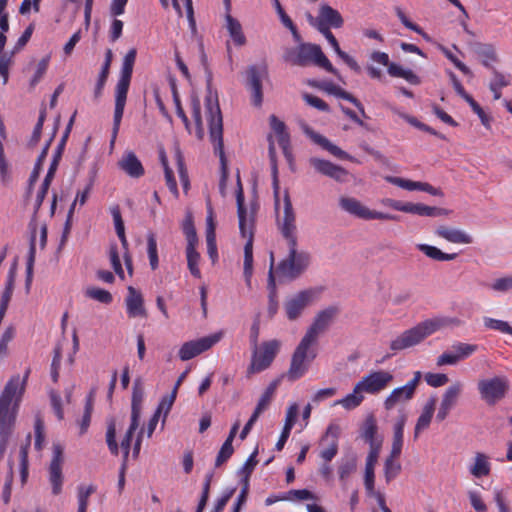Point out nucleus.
I'll return each mask as SVG.
<instances>
[{
	"label": "nucleus",
	"instance_id": "603ef678",
	"mask_svg": "<svg viewBox=\"0 0 512 512\" xmlns=\"http://www.w3.org/2000/svg\"><path fill=\"white\" fill-rule=\"evenodd\" d=\"M138 427H139V420L131 418L130 426H129L124 438L121 441V448L123 450V458H124L125 462L127 461V458H128L129 452H130V446H131L133 434L138 429Z\"/></svg>",
	"mask_w": 512,
	"mask_h": 512
},
{
	"label": "nucleus",
	"instance_id": "393cba45",
	"mask_svg": "<svg viewBox=\"0 0 512 512\" xmlns=\"http://www.w3.org/2000/svg\"><path fill=\"white\" fill-rule=\"evenodd\" d=\"M118 166L132 178H140L144 175V167L134 152H127L119 160Z\"/></svg>",
	"mask_w": 512,
	"mask_h": 512
},
{
	"label": "nucleus",
	"instance_id": "423d86ee",
	"mask_svg": "<svg viewBox=\"0 0 512 512\" xmlns=\"http://www.w3.org/2000/svg\"><path fill=\"white\" fill-rule=\"evenodd\" d=\"M313 345L304 337L301 339L292 355L290 367L286 373L289 381L298 380L307 372L309 364L317 356L316 349L312 348Z\"/></svg>",
	"mask_w": 512,
	"mask_h": 512
},
{
	"label": "nucleus",
	"instance_id": "b1692460",
	"mask_svg": "<svg viewBox=\"0 0 512 512\" xmlns=\"http://www.w3.org/2000/svg\"><path fill=\"white\" fill-rule=\"evenodd\" d=\"M435 234L445 240H447L450 243L454 244H471L473 243V237L466 232L448 227L445 225H441L437 227L435 230Z\"/></svg>",
	"mask_w": 512,
	"mask_h": 512
},
{
	"label": "nucleus",
	"instance_id": "2f4dec72",
	"mask_svg": "<svg viewBox=\"0 0 512 512\" xmlns=\"http://www.w3.org/2000/svg\"><path fill=\"white\" fill-rule=\"evenodd\" d=\"M15 278H16V262L11 266V268L8 272L5 289L1 295L0 317H5L6 311L9 306V302L13 295Z\"/></svg>",
	"mask_w": 512,
	"mask_h": 512
},
{
	"label": "nucleus",
	"instance_id": "338daca9",
	"mask_svg": "<svg viewBox=\"0 0 512 512\" xmlns=\"http://www.w3.org/2000/svg\"><path fill=\"white\" fill-rule=\"evenodd\" d=\"M109 256H110L111 265H112L115 273L121 279H124V271H123V268H122V265H121V261H120V257H119V252H118V248H117L116 244H112L110 246Z\"/></svg>",
	"mask_w": 512,
	"mask_h": 512
},
{
	"label": "nucleus",
	"instance_id": "052dcab7",
	"mask_svg": "<svg viewBox=\"0 0 512 512\" xmlns=\"http://www.w3.org/2000/svg\"><path fill=\"white\" fill-rule=\"evenodd\" d=\"M280 382V378L273 380L266 388L265 392L262 394L257 404L267 409L273 399V396L278 386L280 385Z\"/></svg>",
	"mask_w": 512,
	"mask_h": 512
},
{
	"label": "nucleus",
	"instance_id": "6e6d98bb",
	"mask_svg": "<svg viewBox=\"0 0 512 512\" xmlns=\"http://www.w3.org/2000/svg\"><path fill=\"white\" fill-rule=\"evenodd\" d=\"M484 326L512 336V326L506 321L485 317Z\"/></svg>",
	"mask_w": 512,
	"mask_h": 512
},
{
	"label": "nucleus",
	"instance_id": "13d9d810",
	"mask_svg": "<svg viewBox=\"0 0 512 512\" xmlns=\"http://www.w3.org/2000/svg\"><path fill=\"white\" fill-rule=\"evenodd\" d=\"M401 472V464L393 458H387L384 464V475L386 482L395 479Z\"/></svg>",
	"mask_w": 512,
	"mask_h": 512
},
{
	"label": "nucleus",
	"instance_id": "f8f14e48",
	"mask_svg": "<svg viewBox=\"0 0 512 512\" xmlns=\"http://www.w3.org/2000/svg\"><path fill=\"white\" fill-rule=\"evenodd\" d=\"M421 377V372L416 371L413 378L407 384L393 389L384 401V408L386 410H392L396 405L410 401L414 397Z\"/></svg>",
	"mask_w": 512,
	"mask_h": 512
},
{
	"label": "nucleus",
	"instance_id": "0e129e2a",
	"mask_svg": "<svg viewBox=\"0 0 512 512\" xmlns=\"http://www.w3.org/2000/svg\"><path fill=\"white\" fill-rule=\"evenodd\" d=\"M49 61L50 56H46L38 62L34 76L30 81L31 87H35L41 81V79L43 78L48 69Z\"/></svg>",
	"mask_w": 512,
	"mask_h": 512
},
{
	"label": "nucleus",
	"instance_id": "9b49d317",
	"mask_svg": "<svg viewBox=\"0 0 512 512\" xmlns=\"http://www.w3.org/2000/svg\"><path fill=\"white\" fill-rule=\"evenodd\" d=\"M320 293L321 289L319 288H309L288 299L284 305L287 318L292 321L298 319L305 308L318 299Z\"/></svg>",
	"mask_w": 512,
	"mask_h": 512
},
{
	"label": "nucleus",
	"instance_id": "6e6552de",
	"mask_svg": "<svg viewBox=\"0 0 512 512\" xmlns=\"http://www.w3.org/2000/svg\"><path fill=\"white\" fill-rule=\"evenodd\" d=\"M296 66L306 67L314 64L325 69L334 75H338L337 70L333 67L329 59L323 53L321 47L312 43H300L297 47Z\"/></svg>",
	"mask_w": 512,
	"mask_h": 512
},
{
	"label": "nucleus",
	"instance_id": "79ce46f5",
	"mask_svg": "<svg viewBox=\"0 0 512 512\" xmlns=\"http://www.w3.org/2000/svg\"><path fill=\"white\" fill-rule=\"evenodd\" d=\"M490 470L491 466L488 462V457L483 453H476L474 464L470 469L471 474L480 478L489 475Z\"/></svg>",
	"mask_w": 512,
	"mask_h": 512
},
{
	"label": "nucleus",
	"instance_id": "c03bdc74",
	"mask_svg": "<svg viewBox=\"0 0 512 512\" xmlns=\"http://www.w3.org/2000/svg\"><path fill=\"white\" fill-rule=\"evenodd\" d=\"M169 85H170V88H171V92H172V96H173V101H174V104H175V108H176V114L178 115V117L181 118V120L183 121L185 127L187 129H189L190 127V122L188 120V117L186 116L183 108H182V105H181V101H180V97H179V93H178V89H177V85H176V80L174 77H169Z\"/></svg>",
	"mask_w": 512,
	"mask_h": 512
},
{
	"label": "nucleus",
	"instance_id": "9d476101",
	"mask_svg": "<svg viewBox=\"0 0 512 512\" xmlns=\"http://www.w3.org/2000/svg\"><path fill=\"white\" fill-rule=\"evenodd\" d=\"M339 312L340 310L337 306H329L319 311L303 337L316 344L318 336L329 329L339 315Z\"/></svg>",
	"mask_w": 512,
	"mask_h": 512
},
{
	"label": "nucleus",
	"instance_id": "ea45409f",
	"mask_svg": "<svg viewBox=\"0 0 512 512\" xmlns=\"http://www.w3.org/2000/svg\"><path fill=\"white\" fill-rule=\"evenodd\" d=\"M416 247L427 257L437 261H451L457 257V253H444L439 248L427 244H417Z\"/></svg>",
	"mask_w": 512,
	"mask_h": 512
},
{
	"label": "nucleus",
	"instance_id": "aec40b11",
	"mask_svg": "<svg viewBox=\"0 0 512 512\" xmlns=\"http://www.w3.org/2000/svg\"><path fill=\"white\" fill-rule=\"evenodd\" d=\"M463 384L459 381L450 385L444 392L440 407L438 409L436 420L439 422L444 421L449 415L450 411L456 406L458 399L461 395Z\"/></svg>",
	"mask_w": 512,
	"mask_h": 512
},
{
	"label": "nucleus",
	"instance_id": "7ed1b4c3",
	"mask_svg": "<svg viewBox=\"0 0 512 512\" xmlns=\"http://www.w3.org/2000/svg\"><path fill=\"white\" fill-rule=\"evenodd\" d=\"M461 321L458 318L435 317L426 319L416 326L404 331L390 343V349L394 352L414 347L421 343L425 338L436 331L448 326H460Z\"/></svg>",
	"mask_w": 512,
	"mask_h": 512
},
{
	"label": "nucleus",
	"instance_id": "bb28decb",
	"mask_svg": "<svg viewBox=\"0 0 512 512\" xmlns=\"http://www.w3.org/2000/svg\"><path fill=\"white\" fill-rule=\"evenodd\" d=\"M378 431L377 423L373 415H369L361 428V437L369 443L370 450H380L382 440L376 438Z\"/></svg>",
	"mask_w": 512,
	"mask_h": 512
},
{
	"label": "nucleus",
	"instance_id": "39448f33",
	"mask_svg": "<svg viewBox=\"0 0 512 512\" xmlns=\"http://www.w3.org/2000/svg\"><path fill=\"white\" fill-rule=\"evenodd\" d=\"M137 51L135 48L130 49L126 55L124 56L120 78L117 82L115 89V109H114V117H113V128H112V137H111V145L114 144L116 137L118 135L121 120L123 117L127 94L130 87V82L133 73V67L136 60Z\"/></svg>",
	"mask_w": 512,
	"mask_h": 512
},
{
	"label": "nucleus",
	"instance_id": "37998d69",
	"mask_svg": "<svg viewBox=\"0 0 512 512\" xmlns=\"http://www.w3.org/2000/svg\"><path fill=\"white\" fill-rule=\"evenodd\" d=\"M253 273V242L247 240L244 246V278L247 286H251V277Z\"/></svg>",
	"mask_w": 512,
	"mask_h": 512
},
{
	"label": "nucleus",
	"instance_id": "a18cd8bd",
	"mask_svg": "<svg viewBox=\"0 0 512 512\" xmlns=\"http://www.w3.org/2000/svg\"><path fill=\"white\" fill-rule=\"evenodd\" d=\"M182 230L186 236L187 246H196L198 243V237L196 229L194 227L193 217L191 213H188L182 223Z\"/></svg>",
	"mask_w": 512,
	"mask_h": 512
},
{
	"label": "nucleus",
	"instance_id": "0eeeda50",
	"mask_svg": "<svg viewBox=\"0 0 512 512\" xmlns=\"http://www.w3.org/2000/svg\"><path fill=\"white\" fill-rule=\"evenodd\" d=\"M510 388L509 380L505 376H494L481 379L477 383L480 398L487 405H495L503 400Z\"/></svg>",
	"mask_w": 512,
	"mask_h": 512
},
{
	"label": "nucleus",
	"instance_id": "412c9836",
	"mask_svg": "<svg viewBox=\"0 0 512 512\" xmlns=\"http://www.w3.org/2000/svg\"><path fill=\"white\" fill-rule=\"evenodd\" d=\"M398 211L416 214L419 216L439 217L447 216L450 211L445 208L428 206L422 203L406 202L403 207H397Z\"/></svg>",
	"mask_w": 512,
	"mask_h": 512
},
{
	"label": "nucleus",
	"instance_id": "c756f323",
	"mask_svg": "<svg viewBox=\"0 0 512 512\" xmlns=\"http://www.w3.org/2000/svg\"><path fill=\"white\" fill-rule=\"evenodd\" d=\"M339 206L347 213L360 218L367 219L369 208L363 205L359 200L353 197H341L339 199Z\"/></svg>",
	"mask_w": 512,
	"mask_h": 512
},
{
	"label": "nucleus",
	"instance_id": "774afa93",
	"mask_svg": "<svg viewBox=\"0 0 512 512\" xmlns=\"http://www.w3.org/2000/svg\"><path fill=\"white\" fill-rule=\"evenodd\" d=\"M233 452L234 448L232 443L224 441L216 457L215 466L220 467L232 456Z\"/></svg>",
	"mask_w": 512,
	"mask_h": 512
},
{
	"label": "nucleus",
	"instance_id": "4d7b16f0",
	"mask_svg": "<svg viewBox=\"0 0 512 512\" xmlns=\"http://www.w3.org/2000/svg\"><path fill=\"white\" fill-rule=\"evenodd\" d=\"M95 491H96V488L93 485H89L87 487H85V486L78 487V502H79L78 512H86L89 497Z\"/></svg>",
	"mask_w": 512,
	"mask_h": 512
},
{
	"label": "nucleus",
	"instance_id": "4468645a",
	"mask_svg": "<svg viewBox=\"0 0 512 512\" xmlns=\"http://www.w3.org/2000/svg\"><path fill=\"white\" fill-rule=\"evenodd\" d=\"M393 375L385 370H378L369 373L364 376L357 383V390H361L362 392L368 394H377L382 390L386 389V387L392 382Z\"/></svg>",
	"mask_w": 512,
	"mask_h": 512
},
{
	"label": "nucleus",
	"instance_id": "49530a36",
	"mask_svg": "<svg viewBox=\"0 0 512 512\" xmlns=\"http://www.w3.org/2000/svg\"><path fill=\"white\" fill-rule=\"evenodd\" d=\"M93 405H94V390H92L85 403L84 413L82 416V419L80 421V435H83L87 432L90 422H91V415L93 412Z\"/></svg>",
	"mask_w": 512,
	"mask_h": 512
},
{
	"label": "nucleus",
	"instance_id": "3c124183",
	"mask_svg": "<svg viewBox=\"0 0 512 512\" xmlns=\"http://www.w3.org/2000/svg\"><path fill=\"white\" fill-rule=\"evenodd\" d=\"M147 253H148L151 269L152 270L157 269L159 259H158V252H157L156 236L153 232H149L147 235Z\"/></svg>",
	"mask_w": 512,
	"mask_h": 512
},
{
	"label": "nucleus",
	"instance_id": "864d4df0",
	"mask_svg": "<svg viewBox=\"0 0 512 512\" xmlns=\"http://www.w3.org/2000/svg\"><path fill=\"white\" fill-rule=\"evenodd\" d=\"M106 442L111 454L117 456L119 447L116 441V423L114 419H111L107 424Z\"/></svg>",
	"mask_w": 512,
	"mask_h": 512
},
{
	"label": "nucleus",
	"instance_id": "473e14b6",
	"mask_svg": "<svg viewBox=\"0 0 512 512\" xmlns=\"http://www.w3.org/2000/svg\"><path fill=\"white\" fill-rule=\"evenodd\" d=\"M128 297L126 298V305L128 314L131 317L144 316L145 309L143 306V298L140 293L136 291L132 286L128 287Z\"/></svg>",
	"mask_w": 512,
	"mask_h": 512
},
{
	"label": "nucleus",
	"instance_id": "a19ab883",
	"mask_svg": "<svg viewBox=\"0 0 512 512\" xmlns=\"http://www.w3.org/2000/svg\"><path fill=\"white\" fill-rule=\"evenodd\" d=\"M362 391L361 390H357V384L354 386L353 388V392L348 394L347 396H345L344 398L340 399V400H337L334 402V406L336 405H341L343 408L347 409V410H352V409H355L356 407H358L363 399H364V396L362 395Z\"/></svg>",
	"mask_w": 512,
	"mask_h": 512
},
{
	"label": "nucleus",
	"instance_id": "f257e3e1",
	"mask_svg": "<svg viewBox=\"0 0 512 512\" xmlns=\"http://www.w3.org/2000/svg\"><path fill=\"white\" fill-rule=\"evenodd\" d=\"M283 201V216L278 218L277 225L286 243L287 253L276 266L275 273L281 280L294 281L309 269L312 256L309 251L299 248L296 215L287 191Z\"/></svg>",
	"mask_w": 512,
	"mask_h": 512
},
{
	"label": "nucleus",
	"instance_id": "7c9ffc66",
	"mask_svg": "<svg viewBox=\"0 0 512 512\" xmlns=\"http://www.w3.org/2000/svg\"><path fill=\"white\" fill-rule=\"evenodd\" d=\"M473 51L487 68L492 69L491 63L499 60L496 49L492 44L476 42L473 45Z\"/></svg>",
	"mask_w": 512,
	"mask_h": 512
},
{
	"label": "nucleus",
	"instance_id": "6ab92c4d",
	"mask_svg": "<svg viewBox=\"0 0 512 512\" xmlns=\"http://www.w3.org/2000/svg\"><path fill=\"white\" fill-rule=\"evenodd\" d=\"M309 164L317 173L327 176L336 182L344 183L348 180L349 172L328 160L312 157L309 159Z\"/></svg>",
	"mask_w": 512,
	"mask_h": 512
},
{
	"label": "nucleus",
	"instance_id": "4c0bfd02",
	"mask_svg": "<svg viewBox=\"0 0 512 512\" xmlns=\"http://www.w3.org/2000/svg\"><path fill=\"white\" fill-rule=\"evenodd\" d=\"M36 231L35 229L32 232L30 243H29V252L26 263V279H25V288L27 292L30 290L32 280H33V268L35 262V254H36Z\"/></svg>",
	"mask_w": 512,
	"mask_h": 512
},
{
	"label": "nucleus",
	"instance_id": "f704fd0d",
	"mask_svg": "<svg viewBox=\"0 0 512 512\" xmlns=\"http://www.w3.org/2000/svg\"><path fill=\"white\" fill-rule=\"evenodd\" d=\"M144 391L140 378L134 381L131 399V418L140 420Z\"/></svg>",
	"mask_w": 512,
	"mask_h": 512
},
{
	"label": "nucleus",
	"instance_id": "72a5a7b5",
	"mask_svg": "<svg viewBox=\"0 0 512 512\" xmlns=\"http://www.w3.org/2000/svg\"><path fill=\"white\" fill-rule=\"evenodd\" d=\"M323 89L329 94H332L336 97H339L341 99L351 102L360 111V113L362 114L363 117H367L365 110H364V106L351 93L345 91L344 89H342L341 87H339L333 83H326L323 86Z\"/></svg>",
	"mask_w": 512,
	"mask_h": 512
},
{
	"label": "nucleus",
	"instance_id": "69168bd1",
	"mask_svg": "<svg viewBox=\"0 0 512 512\" xmlns=\"http://www.w3.org/2000/svg\"><path fill=\"white\" fill-rule=\"evenodd\" d=\"M258 454L257 449L249 456L246 460L242 468L239 470V474L243 475L242 479H246L248 482L250 480V476L253 473L258 461L256 456Z\"/></svg>",
	"mask_w": 512,
	"mask_h": 512
},
{
	"label": "nucleus",
	"instance_id": "e433bc0d",
	"mask_svg": "<svg viewBox=\"0 0 512 512\" xmlns=\"http://www.w3.org/2000/svg\"><path fill=\"white\" fill-rule=\"evenodd\" d=\"M112 59H113L112 50L107 49L106 53H105V60L102 65V69H101V72L98 77V81H97L95 89H94L95 99H98L102 95L103 88H104L107 78L109 76Z\"/></svg>",
	"mask_w": 512,
	"mask_h": 512
},
{
	"label": "nucleus",
	"instance_id": "a878e982",
	"mask_svg": "<svg viewBox=\"0 0 512 512\" xmlns=\"http://www.w3.org/2000/svg\"><path fill=\"white\" fill-rule=\"evenodd\" d=\"M59 123H60V116L57 117V119L55 121L54 129H53V133H52L51 137L48 139V141L45 143L40 155L38 156V158L36 160L33 171L29 177V189H28L29 192L31 191L33 185L35 184V182L37 181V179L39 177V174L42 170V166L45 161V158L47 157L51 143L53 142L55 135L58 131Z\"/></svg>",
	"mask_w": 512,
	"mask_h": 512
},
{
	"label": "nucleus",
	"instance_id": "e2e57ef3",
	"mask_svg": "<svg viewBox=\"0 0 512 512\" xmlns=\"http://www.w3.org/2000/svg\"><path fill=\"white\" fill-rule=\"evenodd\" d=\"M407 421V414L403 411H399V415L394 423L393 427V441H398L403 443V433L404 427Z\"/></svg>",
	"mask_w": 512,
	"mask_h": 512
},
{
	"label": "nucleus",
	"instance_id": "09e8293b",
	"mask_svg": "<svg viewBox=\"0 0 512 512\" xmlns=\"http://www.w3.org/2000/svg\"><path fill=\"white\" fill-rule=\"evenodd\" d=\"M176 396V389H173L170 394L164 395L155 411V414L158 416L163 414V424L176 400Z\"/></svg>",
	"mask_w": 512,
	"mask_h": 512
},
{
	"label": "nucleus",
	"instance_id": "dca6fc26",
	"mask_svg": "<svg viewBox=\"0 0 512 512\" xmlns=\"http://www.w3.org/2000/svg\"><path fill=\"white\" fill-rule=\"evenodd\" d=\"M236 202L240 233L243 238L253 242L255 213L251 211L250 215L248 216L244 203V193L240 181L238 182V190L236 192Z\"/></svg>",
	"mask_w": 512,
	"mask_h": 512
},
{
	"label": "nucleus",
	"instance_id": "f03ea898",
	"mask_svg": "<svg viewBox=\"0 0 512 512\" xmlns=\"http://www.w3.org/2000/svg\"><path fill=\"white\" fill-rule=\"evenodd\" d=\"M29 374L30 368L26 370L22 380L19 375L13 376L6 383L0 395V461L4 457L13 434L19 404Z\"/></svg>",
	"mask_w": 512,
	"mask_h": 512
},
{
	"label": "nucleus",
	"instance_id": "de8ad7c7",
	"mask_svg": "<svg viewBox=\"0 0 512 512\" xmlns=\"http://www.w3.org/2000/svg\"><path fill=\"white\" fill-rule=\"evenodd\" d=\"M186 257H187V265L190 273L196 277L200 278L201 273L198 267V262L200 259V254L196 251V246H187L186 247Z\"/></svg>",
	"mask_w": 512,
	"mask_h": 512
},
{
	"label": "nucleus",
	"instance_id": "ddd939ff",
	"mask_svg": "<svg viewBox=\"0 0 512 512\" xmlns=\"http://www.w3.org/2000/svg\"><path fill=\"white\" fill-rule=\"evenodd\" d=\"M267 77L266 67L251 65L246 70V88L251 93V101L255 107H261L263 102V78Z\"/></svg>",
	"mask_w": 512,
	"mask_h": 512
},
{
	"label": "nucleus",
	"instance_id": "5fc2aeb1",
	"mask_svg": "<svg viewBox=\"0 0 512 512\" xmlns=\"http://www.w3.org/2000/svg\"><path fill=\"white\" fill-rule=\"evenodd\" d=\"M85 294L87 297L103 304H110L113 300L109 291L97 287L87 288Z\"/></svg>",
	"mask_w": 512,
	"mask_h": 512
},
{
	"label": "nucleus",
	"instance_id": "bf43d9fd",
	"mask_svg": "<svg viewBox=\"0 0 512 512\" xmlns=\"http://www.w3.org/2000/svg\"><path fill=\"white\" fill-rule=\"evenodd\" d=\"M356 470V459L354 457H348L342 459L338 466V473L340 480H345Z\"/></svg>",
	"mask_w": 512,
	"mask_h": 512
},
{
	"label": "nucleus",
	"instance_id": "cd10ccee",
	"mask_svg": "<svg viewBox=\"0 0 512 512\" xmlns=\"http://www.w3.org/2000/svg\"><path fill=\"white\" fill-rule=\"evenodd\" d=\"M268 316L270 318L274 317V315L278 311V301H277V290L275 283V274H274V255L271 253L270 256V268L268 272Z\"/></svg>",
	"mask_w": 512,
	"mask_h": 512
},
{
	"label": "nucleus",
	"instance_id": "4be33fe9",
	"mask_svg": "<svg viewBox=\"0 0 512 512\" xmlns=\"http://www.w3.org/2000/svg\"><path fill=\"white\" fill-rule=\"evenodd\" d=\"M306 134L310 137V139L319 145L322 149L328 151L334 157L341 160H353V157L350 156L347 152L342 150L340 147L336 146L332 142H330L325 136L313 131L310 128L305 129Z\"/></svg>",
	"mask_w": 512,
	"mask_h": 512
},
{
	"label": "nucleus",
	"instance_id": "58836bf2",
	"mask_svg": "<svg viewBox=\"0 0 512 512\" xmlns=\"http://www.w3.org/2000/svg\"><path fill=\"white\" fill-rule=\"evenodd\" d=\"M226 28L229 32L230 37L234 43L238 46H242L246 43V38L242 31L240 22L233 18L229 13L226 14Z\"/></svg>",
	"mask_w": 512,
	"mask_h": 512
},
{
	"label": "nucleus",
	"instance_id": "a211bd4d",
	"mask_svg": "<svg viewBox=\"0 0 512 512\" xmlns=\"http://www.w3.org/2000/svg\"><path fill=\"white\" fill-rule=\"evenodd\" d=\"M221 339V334H213L200 339L185 342L179 350V358L188 361L199 354L209 350Z\"/></svg>",
	"mask_w": 512,
	"mask_h": 512
},
{
	"label": "nucleus",
	"instance_id": "5701e85b",
	"mask_svg": "<svg viewBox=\"0 0 512 512\" xmlns=\"http://www.w3.org/2000/svg\"><path fill=\"white\" fill-rule=\"evenodd\" d=\"M320 15V27H318V31L320 29L327 28H341L343 26L344 20L339 11L332 8L328 4H322L319 8Z\"/></svg>",
	"mask_w": 512,
	"mask_h": 512
},
{
	"label": "nucleus",
	"instance_id": "20e7f679",
	"mask_svg": "<svg viewBox=\"0 0 512 512\" xmlns=\"http://www.w3.org/2000/svg\"><path fill=\"white\" fill-rule=\"evenodd\" d=\"M205 107L209 126L210 140L213 143L215 154H218L220 159L222 170L221 181L224 183L228 176L227 159L224 153L223 144V119L218 102V96L216 93L213 95L212 92L209 91L208 95L205 98Z\"/></svg>",
	"mask_w": 512,
	"mask_h": 512
},
{
	"label": "nucleus",
	"instance_id": "1a4fd4ad",
	"mask_svg": "<svg viewBox=\"0 0 512 512\" xmlns=\"http://www.w3.org/2000/svg\"><path fill=\"white\" fill-rule=\"evenodd\" d=\"M280 349L278 340L263 342L259 350H255L252 355L251 363L247 369L248 375L259 373L267 369Z\"/></svg>",
	"mask_w": 512,
	"mask_h": 512
},
{
	"label": "nucleus",
	"instance_id": "c85d7f7f",
	"mask_svg": "<svg viewBox=\"0 0 512 512\" xmlns=\"http://www.w3.org/2000/svg\"><path fill=\"white\" fill-rule=\"evenodd\" d=\"M436 402H437L436 396H432L425 403L422 413L420 414L419 418L417 419V423L415 425L414 438H417L421 431H423L429 427L432 417H433V414H434V411H435Z\"/></svg>",
	"mask_w": 512,
	"mask_h": 512
},
{
	"label": "nucleus",
	"instance_id": "c9c22d12",
	"mask_svg": "<svg viewBox=\"0 0 512 512\" xmlns=\"http://www.w3.org/2000/svg\"><path fill=\"white\" fill-rule=\"evenodd\" d=\"M380 450H370L366 459L364 484L368 493L374 491V466L378 460Z\"/></svg>",
	"mask_w": 512,
	"mask_h": 512
},
{
	"label": "nucleus",
	"instance_id": "8fccbe9b",
	"mask_svg": "<svg viewBox=\"0 0 512 512\" xmlns=\"http://www.w3.org/2000/svg\"><path fill=\"white\" fill-rule=\"evenodd\" d=\"M478 346L475 344H468L463 342H457L451 346V352H454L455 357L458 358V362L471 356L477 351Z\"/></svg>",
	"mask_w": 512,
	"mask_h": 512
},
{
	"label": "nucleus",
	"instance_id": "680f3d73",
	"mask_svg": "<svg viewBox=\"0 0 512 512\" xmlns=\"http://www.w3.org/2000/svg\"><path fill=\"white\" fill-rule=\"evenodd\" d=\"M191 109H192V116L194 118L196 127H197V136L199 139L203 138L204 131H203V122L201 117V105L200 101L197 98L192 99L191 101Z\"/></svg>",
	"mask_w": 512,
	"mask_h": 512
},
{
	"label": "nucleus",
	"instance_id": "2eb2a0df",
	"mask_svg": "<svg viewBox=\"0 0 512 512\" xmlns=\"http://www.w3.org/2000/svg\"><path fill=\"white\" fill-rule=\"evenodd\" d=\"M374 62L387 66V72L392 77L403 78L412 85H419L421 79L410 69H404L402 66L389 61V56L385 52L374 51L371 54Z\"/></svg>",
	"mask_w": 512,
	"mask_h": 512
},
{
	"label": "nucleus",
	"instance_id": "f3484780",
	"mask_svg": "<svg viewBox=\"0 0 512 512\" xmlns=\"http://www.w3.org/2000/svg\"><path fill=\"white\" fill-rule=\"evenodd\" d=\"M53 455L49 465V481L52 485V493L59 495L62 491L63 474L62 466L64 463V448L60 443H54Z\"/></svg>",
	"mask_w": 512,
	"mask_h": 512
}]
</instances>
